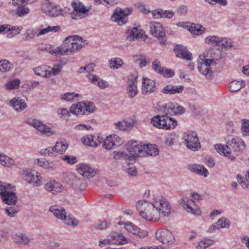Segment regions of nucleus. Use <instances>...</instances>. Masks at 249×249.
Returning a JSON list of instances; mask_svg holds the SVG:
<instances>
[{
	"label": "nucleus",
	"instance_id": "47",
	"mask_svg": "<svg viewBox=\"0 0 249 249\" xmlns=\"http://www.w3.org/2000/svg\"><path fill=\"white\" fill-rule=\"evenodd\" d=\"M217 230L221 228H229L230 226V221L226 217H222L220 218L216 222Z\"/></svg>",
	"mask_w": 249,
	"mask_h": 249
},
{
	"label": "nucleus",
	"instance_id": "30",
	"mask_svg": "<svg viewBox=\"0 0 249 249\" xmlns=\"http://www.w3.org/2000/svg\"><path fill=\"white\" fill-rule=\"evenodd\" d=\"M152 16L154 18H171L174 15V13L171 11L156 9L151 12Z\"/></svg>",
	"mask_w": 249,
	"mask_h": 249
},
{
	"label": "nucleus",
	"instance_id": "14",
	"mask_svg": "<svg viewBox=\"0 0 249 249\" xmlns=\"http://www.w3.org/2000/svg\"><path fill=\"white\" fill-rule=\"evenodd\" d=\"M137 74H131L128 77L127 93L130 98L134 97L138 93L137 89Z\"/></svg>",
	"mask_w": 249,
	"mask_h": 249
},
{
	"label": "nucleus",
	"instance_id": "33",
	"mask_svg": "<svg viewBox=\"0 0 249 249\" xmlns=\"http://www.w3.org/2000/svg\"><path fill=\"white\" fill-rule=\"evenodd\" d=\"M51 68L46 65H41L33 69L35 74L42 77H49L51 75Z\"/></svg>",
	"mask_w": 249,
	"mask_h": 249
},
{
	"label": "nucleus",
	"instance_id": "21",
	"mask_svg": "<svg viewBox=\"0 0 249 249\" xmlns=\"http://www.w3.org/2000/svg\"><path fill=\"white\" fill-rule=\"evenodd\" d=\"M214 148L216 151L221 155H223L231 160H234L235 157L231 155V149L228 144L224 145L222 144H216L214 145Z\"/></svg>",
	"mask_w": 249,
	"mask_h": 249
},
{
	"label": "nucleus",
	"instance_id": "50",
	"mask_svg": "<svg viewBox=\"0 0 249 249\" xmlns=\"http://www.w3.org/2000/svg\"><path fill=\"white\" fill-rule=\"evenodd\" d=\"M20 83V80L18 79L13 80L5 84V89L8 90L18 89Z\"/></svg>",
	"mask_w": 249,
	"mask_h": 249
},
{
	"label": "nucleus",
	"instance_id": "24",
	"mask_svg": "<svg viewBox=\"0 0 249 249\" xmlns=\"http://www.w3.org/2000/svg\"><path fill=\"white\" fill-rule=\"evenodd\" d=\"M135 124V122L132 120H123L114 123V125L115 128L119 131H126L131 129Z\"/></svg>",
	"mask_w": 249,
	"mask_h": 249
},
{
	"label": "nucleus",
	"instance_id": "13",
	"mask_svg": "<svg viewBox=\"0 0 249 249\" xmlns=\"http://www.w3.org/2000/svg\"><path fill=\"white\" fill-rule=\"evenodd\" d=\"M178 202L187 212L196 215H199L201 214V211L197 208L193 200L181 198Z\"/></svg>",
	"mask_w": 249,
	"mask_h": 249
},
{
	"label": "nucleus",
	"instance_id": "19",
	"mask_svg": "<svg viewBox=\"0 0 249 249\" xmlns=\"http://www.w3.org/2000/svg\"><path fill=\"white\" fill-rule=\"evenodd\" d=\"M8 104L17 112L22 111L27 107L25 100L20 97H14Z\"/></svg>",
	"mask_w": 249,
	"mask_h": 249
},
{
	"label": "nucleus",
	"instance_id": "2",
	"mask_svg": "<svg viewBox=\"0 0 249 249\" xmlns=\"http://www.w3.org/2000/svg\"><path fill=\"white\" fill-rule=\"evenodd\" d=\"M136 208L141 216L149 221H157L160 216L155 201L153 203L146 200H141L136 204Z\"/></svg>",
	"mask_w": 249,
	"mask_h": 249
},
{
	"label": "nucleus",
	"instance_id": "11",
	"mask_svg": "<svg viewBox=\"0 0 249 249\" xmlns=\"http://www.w3.org/2000/svg\"><path fill=\"white\" fill-rule=\"evenodd\" d=\"M155 205L158 208L160 216H167L170 214L171 208L169 203L165 198L162 196L157 198L155 200Z\"/></svg>",
	"mask_w": 249,
	"mask_h": 249
},
{
	"label": "nucleus",
	"instance_id": "34",
	"mask_svg": "<svg viewBox=\"0 0 249 249\" xmlns=\"http://www.w3.org/2000/svg\"><path fill=\"white\" fill-rule=\"evenodd\" d=\"M144 32L137 27H134L129 29L127 32V38L129 40H134L142 37Z\"/></svg>",
	"mask_w": 249,
	"mask_h": 249
},
{
	"label": "nucleus",
	"instance_id": "27",
	"mask_svg": "<svg viewBox=\"0 0 249 249\" xmlns=\"http://www.w3.org/2000/svg\"><path fill=\"white\" fill-rule=\"evenodd\" d=\"M87 77L91 83L98 86L102 89H105L108 86V84L106 81L101 79L96 75L88 74Z\"/></svg>",
	"mask_w": 249,
	"mask_h": 249
},
{
	"label": "nucleus",
	"instance_id": "56",
	"mask_svg": "<svg viewBox=\"0 0 249 249\" xmlns=\"http://www.w3.org/2000/svg\"><path fill=\"white\" fill-rule=\"evenodd\" d=\"M124 228L128 232L132 233L133 234H136L139 231V228L132 223H126Z\"/></svg>",
	"mask_w": 249,
	"mask_h": 249
},
{
	"label": "nucleus",
	"instance_id": "42",
	"mask_svg": "<svg viewBox=\"0 0 249 249\" xmlns=\"http://www.w3.org/2000/svg\"><path fill=\"white\" fill-rule=\"evenodd\" d=\"M113 157L116 160H129V164H130V162H132V160H130V157L129 156V154L127 153L124 151H114L113 152Z\"/></svg>",
	"mask_w": 249,
	"mask_h": 249
},
{
	"label": "nucleus",
	"instance_id": "26",
	"mask_svg": "<svg viewBox=\"0 0 249 249\" xmlns=\"http://www.w3.org/2000/svg\"><path fill=\"white\" fill-rule=\"evenodd\" d=\"M34 163L43 167L48 171H54L56 169V165L54 162L49 161L45 159H36L34 160Z\"/></svg>",
	"mask_w": 249,
	"mask_h": 249
},
{
	"label": "nucleus",
	"instance_id": "23",
	"mask_svg": "<svg viewBox=\"0 0 249 249\" xmlns=\"http://www.w3.org/2000/svg\"><path fill=\"white\" fill-rule=\"evenodd\" d=\"M62 185L60 182L52 180L45 184L44 189L48 192L55 194L62 191Z\"/></svg>",
	"mask_w": 249,
	"mask_h": 249
},
{
	"label": "nucleus",
	"instance_id": "35",
	"mask_svg": "<svg viewBox=\"0 0 249 249\" xmlns=\"http://www.w3.org/2000/svg\"><path fill=\"white\" fill-rule=\"evenodd\" d=\"M201 57H206V55L204 53L202 55H199V59L201 61L199 60L197 62L198 64V70L199 71H201L202 70V68H205V67H210L211 65H213V63L215 64L216 63L214 62L213 59H202Z\"/></svg>",
	"mask_w": 249,
	"mask_h": 249
},
{
	"label": "nucleus",
	"instance_id": "64",
	"mask_svg": "<svg viewBox=\"0 0 249 249\" xmlns=\"http://www.w3.org/2000/svg\"><path fill=\"white\" fill-rule=\"evenodd\" d=\"M112 135L113 144L114 147L116 146H120L123 143L122 139L117 135L113 134Z\"/></svg>",
	"mask_w": 249,
	"mask_h": 249
},
{
	"label": "nucleus",
	"instance_id": "44",
	"mask_svg": "<svg viewBox=\"0 0 249 249\" xmlns=\"http://www.w3.org/2000/svg\"><path fill=\"white\" fill-rule=\"evenodd\" d=\"M123 64V60L120 58H112L108 62V66L111 69H117L120 68Z\"/></svg>",
	"mask_w": 249,
	"mask_h": 249
},
{
	"label": "nucleus",
	"instance_id": "1",
	"mask_svg": "<svg viewBox=\"0 0 249 249\" xmlns=\"http://www.w3.org/2000/svg\"><path fill=\"white\" fill-rule=\"evenodd\" d=\"M88 43V40L78 36H70L66 38L60 46L53 47L50 52L55 56L71 55L76 53Z\"/></svg>",
	"mask_w": 249,
	"mask_h": 249
},
{
	"label": "nucleus",
	"instance_id": "20",
	"mask_svg": "<svg viewBox=\"0 0 249 249\" xmlns=\"http://www.w3.org/2000/svg\"><path fill=\"white\" fill-rule=\"evenodd\" d=\"M0 196L3 202L9 205L15 204L18 200L16 194L14 192L8 190L1 191Z\"/></svg>",
	"mask_w": 249,
	"mask_h": 249
},
{
	"label": "nucleus",
	"instance_id": "8",
	"mask_svg": "<svg viewBox=\"0 0 249 249\" xmlns=\"http://www.w3.org/2000/svg\"><path fill=\"white\" fill-rule=\"evenodd\" d=\"M150 33L159 40L160 43L165 45L166 38L164 29L161 24L156 21L151 22L150 23Z\"/></svg>",
	"mask_w": 249,
	"mask_h": 249
},
{
	"label": "nucleus",
	"instance_id": "7",
	"mask_svg": "<svg viewBox=\"0 0 249 249\" xmlns=\"http://www.w3.org/2000/svg\"><path fill=\"white\" fill-rule=\"evenodd\" d=\"M183 138L186 146L193 151H198L201 147L199 139L196 133L188 131L184 133Z\"/></svg>",
	"mask_w": 249,
	"mask_h": 249
},
{
	"label": "nucleus",
	"instance_id": "52",
	"mask_svg": "<svg viewBox=\"0 0 249 249\" xmlns=\"http://www.w3.org/2000/svg\"><path fill=\"white\" fill-rule=\"evenodd\" d=\"M164 112L167 115H174L175 110V105L172 103H168L163 106Z\"/></svg>",
	"mask_w": 249,
	"mask_h": 249
},
{
	"label": "nucleus",
	"instance_id": "45",
	"mask_svg": "<svg viewBox=\"0 0 249 249\" xmlns=\"http://www.w3.org/2000/svg\"><path fill=\"white\" fill-rule=\"evenodd\" d=\"M80 95L74 92H68L61 95V98L67 101L74 102L79 99Z\"/></svg>",
	"mask_w": 249,
	"mask_h": 249
},
{
	"label": "nucleus",
	"instance_id": "12",
	"mask_svg": "<svg viewBox=\"0 0 249 249\" xmlns=\"http://www.w3.org/2000/svg\"><path fill=\"white\" fill-rule=\"evenodd\" d=\"M226 143L229 145L230 148L235 152L242 151L245 148V144L244 141L236 136H228Z\"/></svg>",
	"mask_w": 249,
	"mask_h": 249
},
{
	"label": "nucleus",
	"instance_id": "17",
	"mask_svg": "<svg viewBox=\"0 0 249 249\" xmlns=\"http://www.w3.org/2000/svg\"><path fill=\"white\" fill-rule=\"evenodd\" d=\"M132 11L131 9H127L123 10L119 8L116 9L112 17L113 20L118 22L119 25H122L125 23L127 21V16Z\"/></svg>",
	"mask_w": 249,
	"mask_h": 249
},
{
	"label": "nucleus",
	"instance_id": "61",
	"mask_svg": "<svg viewBox=\"0 0 249 249\" xmlns=\"http://www.w3.org/2000/svg\"><path fill=\"white\" fill-rule=\"evenodd\" d=\"M152 65L153 69L157 72L160 73V72H162V71H163V68L161 67L160 62L158 61L157 60H155L153 62Z\"/></svg>",
	"mask_w": 249,
	"mask_h": 249
},
{
	"label": "nucleus",
	"instance_id": "39",
	"mask_svg": "<svg viewBox=\"0 0 249 249\" xmlns=\"http://www.w3.org/2000/svg\"><path fill=\"white\" fill-rule=\"evenodd\" d=\"M0 163L7 167H10L14 164V160L9 157L0 153Z\"/></svg>",
	"mask_w": 249,
	"mask_h": 249
},
{
	"label": "nucleus",
	"instance_id": "59",
	"mask_svg": "<svg viewBox=\"0 0 249 249\" xmlns=\"http://www.w3.org/2000/svg\"><path fill=\"white\" fill-rule=\"evenodd\" d=\"M61 159L71 164H73L77 162L76 158L73 156L65 155L62 156Z\"/></svg>",
	"mask_w": 249,
	"mask_h": 249
},
{
	"label": "nucleus",
	"instance_id": "36",
	"mask_svg": "<svg viewBox=\"0 0 249 249\" xmlns=\"http://www.w3.org/2000/svg\"><path fill=\"white\" fill-rule=\"evenodd\" d=\"M143 148L144 156H156L159 154V149L155 144H143Z\"/></svg>",
	"mask_w": 249,
	"mask_h": 249
},
{
	"label": "nucleus",
	"instance_id": "37",
	"mask_svg": "<svg viewBox=\"0 0 249 249\" xmlns=\"http://www.w3.org/2000/svg\"><path fill=\"white\" fill-rule=\"evenodd\" d=\"M245 86V82L243 80H233L229 84V90L231 92H234L239 90Z\"/></svg>",
	"mask_w": 249,
	"mask_h": 249
},
{
	"label": "nucleus",
	"instance_id": "63",
	"mask_svg": "<svg viewBox=\"0 0 249 249\" xmlns=\"http://www.w3.org/2000/svg\"><path fill=\"white\" fill-rule=\"evenodd\" d=\"M14 187L9 183L0 181V190L1 191L11 190Z\"/></svg>",
	"mask_w": 249,
	"mask_h": 249
},
{
	"label": "nucleus",
	"instance_id": "43",
	"mask_svg": "<svg viewBox=\"0 0 249 249\" xmlns=\"http://www.w3.org/2000/svg\"><path fill=\"white\" fill-rule=\"evenodd\" d=\"M205 28L202 25L198 24H192L189 29V31L191 33V34L196 35L202 34Z\"/></svg>",
	"mask_w": 249,
	"mask_h": 249
},
{
	"label": "nucleus",
	"instance_id": "15",
	"mask_svg": "<svg viewBox=\"0 0 249 249\" xmlns=\"http://www.w3.org/2000/svg\"><path fill=\"white\" fill-rule=\"evenodd\" d=\"M71 7L73 11L71 14V17L72 19H76L77 18H81L80 14H87L89 10L85 8L82 3L78 0H74L71 2Z\"/></svg>",
	"mask_w": 249,
	"mask_h": 249
},
{
	"label": "nucleus",
	"instance_id": "60",
	"mask_svg": "<svg viewBox=\"0 0 249 249\" xmlns=\"http://www.w3.org/2000/svg\"><path fill=\"white\" fill-rule=\"evenodd\" d=\"M202 70L201 71L199 72L204 75L207 78L210 79L212 77L213 73L210 67H206L205 68H202Z\"/></svg>",
	"mask_w": 249,
	"mask_h": 249
},
{
	"label": "nucleus",
	"instance_id": "10",
	"mask_svg": "<svg viewBox=\"0 0 249 249\" xmlns=\"http://www.w3.org/2000/svg\"><path fill=\"white\" fill-rule=\"evenodd\" d=\"M157 239L163 244L174 246L176 241L174 234L169 230L166 229L158 230L156 232Z\"/></svg>",
	"mask_w": 249,
	"mask_h": 249
},
{
	"label": "nucleus",
	"instance_id": "41",
	"mask_svg": "<svg viewBox=\"0 0 249 249\" xmlns=\"http://www.w3.org/2000/svg\"><path fill=\"white\" fill-rule=\"evenodd\" d=\"M73 179L72 186L77 189L83 190L86 187L85 181L83 179L78 178L74 176H72Z\"/></svg>",
	"mask_w": 249,
	"mask_h": 249
},
{
	"label": "nucleus",
	"instance_id": "62",
	"mask_svg": "<svg viewBox=\"0 0 249 249\" xmlns=\"http://www.w3.org/2000/svg\"><path fill=\"white\" fill-rule=\"evenodd\" d=\"M43 152L44 154H48L49 156L53 157L56 156L57 153L55 150V148L54 147H49L43 150Z\"/></svg>",
	"mask_w": 249,
	"mask_h": 249
},
{
	"label": "nucleus",
	"instance_id": "48",
	"mask_svg": "<svg viewBox=\"0 0 249 249\" xmlns=\"http://www.w3.org/2000/svg\"><path fill=\"white\" fill-rule=\"evenodd\" d=\"M219 39L216 36H209L205 38V42L213 46H218Z\"/></svg>",
	"mask_w": 249,
	"mask_h": 249
},
{
	"label": "nucleus",
	"instance_id": "40",
	"mask_svg": "<svg viewBox=\"0 0 249 249\" xmlns=\"http://www.w3.org/2000/svg\"><path fill=\"white\" fill-rule=\"evenodd\" d=\"M14 67L13 64L6 59L0 60V71L2 72L9 71Z\"/></svg>",
	"mask_w": 249,
	"mask_h": 249
},
{
	"label": "nucleus",
	"instance_id": "46",
	"mask_svg": "<svg viewBox=\"0 0 249 249\" xmlns=\"http://www.w3.org/2000/svg\"><path fill=\"white\" fill-rule=\"evenodd\" d=\"M218 46L226 49L231 48L232 47V42L231 39L219 37Z\"/></svg>",
	"mask_w": 249,
	"mask_h": 249
},
{
	"label": "nucleus",
	"instance_id": "6",
	"mask_svg": "<svg viewBox=\"0 0 249 249\" xmlns=\"http://www.w3.org/2000/svg\"><path fill=\"white\" fill-rule=\"evenodd\" d=\"M96 108L91 102H78L71 107V113L73 114H88L94 112Z\"/></svg>",
	"mask_w": 249,
	"mask_h": 249
},
{
	"label": "nucleus",
	"instance_id": "53",
	"mask_svg": "<svg viewBox=\"0 0 249 249\" xmlns=\"http://www.w3.org/2000/svg\"><path fill=\"white\" fill-rule=\"evenodd\" d=\"M64 221V223L68 225H71L73 227L76 226L78 222L74 217L71 216L70 215H67L66 214V218H64L62 220Z\"/></svg>",
	"mask_w": 249,
	"mask_h": 249
},
{
	"label": "nucleus",
	"instance_id": "28",
	"mask_svg": "<svg viewBox=\"0 0 249 249\" xmlns=\"http://www.w3.org/2000/svg\"><path fill=\"white\" fill-rule=\"evenodd\" d=\"M188 169L192 172H194L200 176L207 177L208 176V170L203 165L196 164H192L188 166Z\"/></svg>",
	"mask_w": 249,
	"mask_h": 249
},
{
	"label": "nucleus",
	"instance_id": "3",
	"mask_svg": "<svg viewBox=\"0 0 249 249\" xmlns=\"http://www.w3.org/2000/svg\"><path fill=\"white\" fill-rule=\"evenodd\" d=\"M151 123L159 129L165 130L174 128L177 125V122L166 115H156L151 120Z\"/></svg>",
	"mask_w": 249,
	"mask_h": 249
},
{
	"label": "nucleus",
	"instance_id": "31",
	"mask_svg": "<svg viewBox=\"0 0 249 249\" xmlns=\"http://www.w3.org/2000/svg\"><path fill=\"white\" fill-rule=\"evenodd\" d=\"M109 238L110 244H123L125 243L126 241V238L122 233L116 232H112L109 236Z\"/></svg>",
	"mask_w": 249,
	"mask_h": 249
},
{
	"label": "nucleus",
	"instance_id": "49",
	"mask_svg": "<svg viewBox=\"0 0 249 249\" xmlns=\"http://www.w3.org/2000/svg\"><path fill=\"white\" fill-rule=\"evenodd\" d=\"M30 10L28 7L25 6H18L15 11V14L18 17H21L29 14Z\"/></svg>",
	"mask_w": 249,
	"mask_h": 249
},
{
	"label": "nucleus",
	"instance_id": "25",
	"mask_svg": "<svg viewBox=\"0 0 249 249\" xmlns=\"http://www.w3.org/2000/svg\"><path fill=\"white\" fill-rule=\"evenodd\" d=\"M176 56L179 58L190 60L192 53L187 50L186 48L181 45H178L174 49Z\"/></svg>",
	"mask_w": 249,
	"mask_h": 249
},
{
	"label": "nucleus",
	"instance_id": "16",
	"mask_svg": "<svg viewBox=\"0 0 249 249\" xmlns=\"http://www.w3.org/2000/svg\"><path fill=\"white\" fill-rule=\"evenodd\" d=\"M43 11L46 15L53 17L64 15L62 9L53 4L49 1L45 2L43 4Z\"/></svg>",
	"mask_w": 249,
	"mask_h": 249
},
{
	"label": "nucleus",
	"instance_id": "18",
	"mask_svg": "<svg viewBox=\"0 0 249 249\" xmlns=\"http://www.w3.org/2000/svg\"><path fill=\"white\" fill-rule=\"evenodd\" d=\"M76 168L78 173L87 178L93 177L96 174V170L86 163H80L76 165Z\"/></svg>",
	"mask_w": 249,
	"mask_h": 249
},
{
	"label": "nucleus",
	"instance_id": "29",
	"mask_svg": "<svg viewBox=\"0 0 249 249\" xmlns=\"http://www.w3.org/2000/svg\"><path fill=\"white\" fill-rule=\"evenodd\" d=\"M184 89L183 86H174L171 84L165 86L161 90V92L166 94H176L182 92Z\"/></svg>",
	"mask_w": 249,
	"mask_h": 249
},
{
	"label": "nucleus",
	"instance_id": "9",
	"mask_svg": "<svg viewBox=\"0 0 249 249\" xmlns=\"http://www.w3.org/2000/svg\"><path fill=\"white\" fill-rule=\"evenodd\" d=\"M24 180L34 186L38 187L42 184V178L40 173L31 170H26L22 174Z\"/></svg>",
	"mask_w": 249,
	"mask_h": 249
},
{
	"label": "nucleus",
	"instance_id": "58",
	"mask_svg": "<svg viewBox=\"0 0 249 249\" xmlns=\"http://www.w3.org/2000/svg\"><path fill=\"white\" fill-rule=\"evenodd\" d=\"M71 113V110H68L66 108L59 109L58 110V115L65 120H68L70 116V113Z\"/></svg>",
	"mask_w": 249,
	"mask_h": 249
},
{
	"label": "nucleus",
	"instance_id": "4",
	"mask_svg": "<svg viewBox=\"0 0 249 249\" xmlns=\"http://www.w3.org/2000/svg\"><path fill=\"white\" fill-rule=\"evenodd\" d=\"M143 144L136 141H130L126 144V150L132 162H135L139 157L144 156Z\"/></svg>",
	"mask_w": 249,
	"mask_h": 249
},
{
	"label": "nucleus",
	"instance_id": "38",
	"mask_svg": "<svg viewBox=\"0 0 249 249\" xmlns=\"http://www.w3.org/2000/svg\"><path fill=\"white\" fill-rule=\"evenodd\" d=\"M68 145L65 140H61L56 142L54 146L55 150L57 153L62 154L65 152Z\"/></svg>",
	"mask_w": 249,
	"mask_h": 249
},
{
	"label": "nucleus",
	"instance_id": "54",
	"mask_svg": "<svg viewBox=\"0 0 249 249\" xmlns=\"http://www.w3.org/2000/svg\"><path fill=\"white\" fill-rule=\"evenodd\" d=\"M112 135L107 136L106 140L104 141L103 146L106 149L109 150L114 148V145L113 144Z\"/></svg>",
	"mask_w": 249,
	"mask_h": 249
},
{
	"label": "nucleus",
	"instance_id": "32",
	"mask_svg": "<svg viewBox=\"0 0 249 249\" xmlns=\"http://www.w3.org/2000/svg\"><path fill=\"white\" fill-rule=\"evenodd\" d=\"M49 211L59 219L63 220L64 218H66V212L65 209L57 205L51 206Z\"/></svg>",
	"mask_w": 249,
	"mask_h": 249
},
{
	"label": "nucleus",
	"instance_id": "22",
	"mask_svg": "<svg viewBox=\"0 0 249 249\" xmlns=\"http://www.w3.org/2000/svg\"><path fill=\"white\" fill-rule=\"evenodd\" d=\"M156 89L155 82L149 78H143L142 86V93L146 94L151 93Z\"/></svg>",
	"mask_w": 249,
	"mask_h": 249
},
{
	"label": "nucleus",
	"instance_id": "55",
	"mask_svg": "<svg viewBox=\"0 0 249 249\" xmlns=\"http://www.w3.org/2000/svg\"><path fill=\"white\" fill-rule=\"evenodd\" d=\"M241 130L244 135L249 136V120L242 121Z\"/></svg>",
	"mask_w": 249,
	"mask_h": 249
},
{
	"label": "nucleus",
	"instance_id": "57",
	"mask_svg": "<svg viewBox=\"0 0 249 249\" xmlns=\"http://www.w3.org/2000/svg\"><path fill=\"white\" fill-rule=\"evenodd\" d=\"M109 225V223L107 221H99L94 225V228L97 230H104L106 229Z\"/></svg>",
	"mask_w": 249,
	"mask_h": 249
},
{
	"label": "nucleus",
	"instance_id": "51",
	"mask_svg": "<svg viewBox=\"0 0 249 249\" xmlns=\"http://www.w3.org/2000/svg\"><path fill=\"white\" fill-rule=\"evenodd\" d=\"M36 36H37V33L35 30L28 29L23 34L22 39L24 40H29L33 39Z\"/></svg>",
	"mask_w": 249,
	"mask_h": 249
},
{
	"label": "nucleus",
	"instance_id": "5",
	"mask_svg": "<svg viewBox=\"0 0 249 249\" xmlns=\"http://www.w3.org/2000/svg\"><path fill=\"white\" fill-rule=\"evenodd\" d=\"M25 123L27 124L34 127L42 135L46 136H51L54 134V131L52 130L50 126L43 124L39 120L27 118L25 120Z\"/></svg>",
	"mask_w": 249,
	"mask_h": 249
}]
</instances>
